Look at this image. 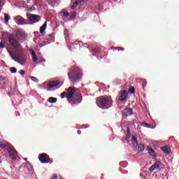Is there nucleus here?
I'll use <instances>...</instances> for the list:
<instances>
[{
  "label": "nucleus",
  "instance_id": "c756f323",
  "mask_svg": "<svg viewBox=\"0 0 179 179\" xmlns=\"http://www.w3.org/2000/svg\"><path fill=\"white\" fill-rule=\"evenodd\" d=\"M129 138H131V133H127L126 135L125 141H129Z\"/></svg>",
  "mask_w": 179,
  "mask_h": 179
},
{
  "label": "nucleus",
  "instance_id": "b1692460",
  "mask_svg": "<svg viewBox=\"0 0 179 179\" xmlns=\"http://www.w3.org/2000/svg\"><path fill=\"white\" fill-rule=\"evenodd\" d=\"M138 149V152H143V150H145V145L143 144H139Z\"/></svg>",
  "mask_w": 179,
  "mask_h": 179
},
{
  "label": "nucleus",
  "instance_id": "cd10ccee",
  "mask_svg": "<svg viewBox=\"0 0 179 179\" xmlns=\"http://www.w3.org/2000/svg\"><path fill=\"white\" fill-rule=\"evenodd\" d=\"M129 92L131 93V94H134L135 93V87H130Z\"/></svg>",
  "mask_w": 179,
  "mask_h": 179
},
{
  "label": "nucleus",
  "instance_id": "39448f33",
  "mask_svg": "<svg viewBox=\"0 0 179 179\" xmlns=\"http://www.w3.org/2000/svg\"><path fill=\"white\" fill-rule=\"evenodd\" d=\"M38 159L43 164L50 163V156L45 153L40 154L38 155Z\"/></svg>",
  "mask_w": 179,
  "mask_h": 179
},
{
  "label": "nucleus",
  "instance_id": "4c0bfd02",
  "mask_svg": "<svg viewBox=\"0 0 179 179\" xmlns=\"http://www.w3.org/2000/svg\"><path fill=\"white\" fill-rule=\"evenodd\" d=\"M116 50H120V51H124L125 49H124V48H116Z\"/></svg>",
  "mask_w": 179,
  "mask_h": 179
},
{
  "label": "nucleus",
  "instance_id": "c85d7f7f",
  "mask_svg": "<svg viewBox=\"0 0 179 179\" xmlns=\"http://www.w3.org/2000/svg\"><path fill=\"white\" fill-rule=\"evenodd\" d=\"M31 80L33 81V82H36V83L38 82V79H37V78L34 77V76H31Z\"/></svg>",
  "mask_w": 179,
  "mask_h": 179
},
{
  "label": "nucleus",
  "instance_id": "a19ab883",
  "mask_svg": "<svg viewBox=\"0 0 179 179\" xmlns=\"http://www.w3.org/2000/svg\"><path fill=\"white\" fill-rule=\"evenodd\" d=\"M77 134H78V135H80V134H82V131L78 130Z\"/></svg>",
  "mask_w": 179,
  "mask_h": 179
},
{
  "label": "nucleus",
  "instance_id": "72a5a7b5",
  "mask_svg": "<svg viewBox=\"0 0 179 179\" xmlns=\"http://www.w3.org/2000/svg\"><path fill=\"white\" fill-rule=\"evenodd\" d=\"M0 48H5V44L3 42H0Z\"/></svg>",
  "mask_w": 179,
  "mask_h": 179
},
{
  "label": "nucleus",
  "instance_id": "79ce46f5",
  "mask_svg": "<svg viewBox=\"0 0 179 179\" xmlns=\"http://www.w3.org/2000/svg\"><path fill=\"white\" fill-rule=\"evenodd\" d=\"M127 134H131V131L129 130V127L127 128Z\"/></svg>",
  "mask_w": 179,
  "mask_h": 179
},
{
  "label": "nucleus",
  "instance_id": "473e14b6",
  "mask_svg": "<svg viewBox=\"0 0 179 179\" xmlns=\"http://www.w3.org/2000/svg\"><path fill=\"white\" fill-rule=\"evenodd\" d=\"M73 45H76V47H78V44L77 43H72L71 45H70V49L72 50H73Z\"/></svg>",
  "mask_w": 179,
  "mask_h": 179
},
{
  "label": "nucleus",
  "instance_id": "c9c22d12",
  "mask_svg": "<svg viewBox=\"0 0 179 179\" xmlns=\"http://www.w3.org/2000/svg\"><path fill=\"white\" fill-rule=\"evenodd\" d=\"M0 148L1 149H5V148H6V145H5L4 144L0 143Z\"/></svg>",
  "mask_w": 179,
  "mask_h": 179
},
{
  "label": "nucleus",
  "instance_id": "f8f14e48",
  "mask_svg": "<svg viewBox=\"0 0 179 179\" xmlns=\"http://www.w3.org/2000/svg\"><path fill=\"white\" fill-rule=\"evenodd\" d=\"M123 117H131L134 114V110L131 108H126L124 111H122Z\"/></svg>",
  "mask_w": 179,
  "mask_h": 179
},
{
  "label": "nucleus",
  "instance_id": "e433bc0d",
  "mask_svg": "<svg viewBox=\"0 0 179 179\" xmlns=\"http://www.w3.org/2000/svg\"><path fill=\"white\" fill-rule=\"evenodd\" d=\"M51 179H58V176L57 175H54L53 176H52Z\"/></svg>",
  "mask_w": 179,
  "mask_h": 179
},
{
  "label": "nucleus",
  "instance_id": "4be33fe9",
  "mask_svg": "<svg viewBox=\"0 0 179 179\" xmlns=\"http://www.w3.org/2000/svg\"><path fill=\"white\" fill-rule=\"evenodd\" d=\"M57 100H58V99H57V98L51 96V97H50V98L48 99V101L49 103H51L52 104H54V103H55L56 101H57Z\"/></svg>",
  "mask_w": 179,
  "mask_h": 179
},
{
  "label": "nucleus",
  "instance_id": "ddd939ff",
  "mask_svg": "<svg viewBox=\"0 0 179 179\" xmlns=\"http://www.w3.org/2000/svg\"><path fill=\"white\" fill-rule=\"evenodd\" d=\"M61 83L59 80H53L48 83V87H57Z\"/></svg>",
  "mask_w": 179,
  "mask_h": 179
},
{
  "label": "nucleus",
  "instance_id": "aec40b11",
  "mask_svg": "<svg viewBox=\"0 0 179 179\" xmlns=\"http://www.w3.org/2000/svg\"><path fill=\"white\" fill-rule=\"evenodd\" d=\"M45 29H47V21L40 28L41 34H43L45 31Z\"/></svg>",
  "mask_w": 179,
  "mask_h": 179
},
{
  "label": "nucleus",
  "instance_id": "2f4dec72",
  "mask_svg": "<svg viewBox=\"0 0 179 179\" xmlns=\"http://www.w3.org/2000/svg\"><path fill=\"white\" fill-rule=\"evenodd\" d=\"M144 127H145V128H150V124L146 123V122H143V123Z\"/></svg>",
  "mask_w": 179,
  "mask_h": 179
},
{
  "label": "nucleus",
  "instance_id": "58836bf2",
  "mask_svg": "<svg viewBox=\"0 0 179 179\" xmlns=\"http://www.w3.org/2000/svg\"><path fill=\"white\" fill-rule=\"evenodd\" d=\"M82 128L83 129V128H87V124H83V126H82Z\"/></svg>",
  "mask_w": 179,
  "mask_h": 179
},
{
  "label": "nucleus",
  "instance_id": "f3484780",
  "mask_svg": "<svg viewBox=\"0 0 179 179\" xmlns=\"http://www.w3.org/2000/svg\"><path fill=\"white\" fill-rule=\"evenodd\" d=\"M131 142L133 143V146L134 148L138 147V137L136 135L132 136L131 137Z\"/></svg>",
  "mask_w": 179,
  "mask_h": 179
},
{
  "label": "nucleus",
  "instance_id": "4468645a",
  "mask_svg": "<svg viewBox=\"0 0 179 179\" xmlns=\"http://www.w3.org/2000/svg\"><path fill=\"white\" fill-rule=\"evenodd\" d=\"M27 61V56L24 54H22L20 56V65H24L26 64V62Z\"/></svg>",
  "mask_w": 179,
  "mask_h": 179
},
{
  "label": "nucleus",
  "instance_id": "7ed1b4c3",
  "mask_svg": "<svg viewBox=\"0 0 179 179\" xmlns=\"http://www.w3.org/2000/svg\"><path fill=\"white\" fill-rule=\"evenodd\" d=\"M96 101L98 107L102 108L103 110L110 108V107H112L113 106V99L111 96H100L96 99Z\"/></svg>",
  "mask_w": 179,
  "mask_h": 179
},
{
  "label": "nucleus",
  "instance_id": "1a4fd4ad",
  "mask_svg": "<svg viewBox=\"0 0 179 179\" xmlns=\"http://www.w3.org/2000/svg\"><path fill=\"white\" fill-rule=\"evenodd\" d=\"M28 19L29 22H33V23H37V22H40L41 20V17L40 15H30V16L28 17Z\"/></svg>",
  "mask_w": 179,
  "mask_h": 179
},
{
  "label": "nucleus",
  "instance_id": "423d86ee",
  "mask_svg": "<svg viewBox=\"0 0 179 179\" xmlns=\"http://www.w3.org/2000/svg\"><path fill=\"white\" fill-rule=\"evenodd\" d=\"M163 169V164L160 161H156L155 163L150 168V171H155V170H157V171H160Z\"/></svg>",
  "mask_w": 179,
  "mask_h": 179
},
{
  "label": "nucleus",
  "instance_id": "a211bd4d",
  "mask_svg": "<svg viewBox=\"0 0 179 179\" xmlns=\"http://www.w3.org/2000/svg\"><path fill=\"white\" fill-rule=\"evenodd\" d=\"M25 169H27L29 173H33V166H31V164H30V162H26Z\"/></svg>",
  "mask_w": 179,
  "mask_h": 179
},
{
  "label": "nucleus",
  "instance_id": "5701e85b",
  "mask_svg": "<svg viewBox=\"0 0 179 179\" xmlns=\"http://www.w3.org/2000/svg\"><path fill=\"white\" fill-rule=\"evenodd\" d=\"M80 2H82L81 1H76L71 6V9H75V8H76L78 6V5H79V3H80Z\"/></svg>",
  "mask_w": 179,
  "mask_h": 179
},
{
  "label": "nucleus",
  "instance_id": "dca6fc26",
  "mask_svg": "<svg viewBox=\"0 0 179 179\" xmlns=\"http://www.w3.org/2000/svg\"><path fill=\"white\" fill-rule=\"evenodd\" d=\"M161 150H162L166 155H170L171 152V148H170L169 145H165L161 148Z\"/></svg>",
  "mask_w": 179,
  "mask_h": 179
},
{
  "label": "nucleus",
  "instance_id": "9d476101",
  "mask_svg": "<svg viewBox=\"0 0 179 179\" xmlns=\"http://www.w3.org/2000/svg\"><path fill=\"white\" fill-rule=\"evenodd\" d=\"M9 157L13 159V160H15L16 159V156H17V151L15 150V148H9L8 150Z\"/></svg>",
  "mask_w": 179,
  "mask_h": 179
},
{
  "label": "nucleus",
  "instance_id": "6ab92c4d",
  "mask_svg": "<svg viewBox=\"0 0 179 179\" xmlns=\"http://www.w3.org/2000/svg\"><path fill=\"white\" fill-rule=\"evenodd\" d=\"M9 55H10L12 59L15 61V62H17L18 64L20 63V57H14V55L12 54V52H9Z\"/></svg>",
  "mask_w": 179,
  "mask_h": 179
},
{
  "label": "nucleus",
  "instance_id": "c03bdc74",
  "mask_svg": "<svg viewBox=\"0 0 179 179\" xmlns=\"http://www.w3.org/2000/svg\"><path fill=\"white\" fill-rule=\"evenodd\" d=\"M24 160H25L26 162H27V158H24Z\"/></svg>",
  "mask_w": 179,
  "mask_h": 179
},
{
  "label": "nucleus",
  "instance_id": "6e6552de",
  "mask_svg": "<svg viewBox=\"0 0 179 179\" xmlns=\"http://www.w3.org/2000/svg\"><path fill=\"white\" fill-rule=\"evenodd\" d=\"M16 37H17L20 41H22L26 40L27 34H24L22 30L17 29L16 31Z\"/></svg>",
  "mask_w": 179,
  "mask_h": 179
},
{
  "label": "nucleus",
  "instance_id": "393cba45",
  "mask_svg": "<svg viewBox=\"0 0 179 179\" xmlns=\"http://www.w3.org/2000/svg\"><path fill=\"white\" fill-rule=\"evenodd\" d=\"M64 17H69V13L68 11H62Z\"/></svg>",
  "mask_w": 179,
  "mask_h": 179
},
{
  "label": "nucleus",
  "instance_id": "2eb2a0df",
  "mask_svg": "<svg viewBox=\"0 0 179 179\" xmlns=\"http://www.w3.org/2000/svg\"><path fill=\"white\" fill-rule=\"evenodd\" d=\"M147 150L149 155H150V156H152V157H156V156H157V155L156 154V152H155V150H153V148H152L151 146H148Z\"/></svg>",
  "mask_w": 179,
  "mask_h": 179
},
{
  "label": "nucleus",
  "instance_id": "bb28decb",
  "mask_svg": "<svg viewBox=\"0 0 179 179\" xmlns=\"http://www.w3.org/2000/svg\"><path fill=\"white\" fill-rule=\"evenodd\" d=\"M4 20L6 23H8L9 22V15L8 14H4Z\"/></svg>",
  "mask_w": 179,
  "mask_h": 179
},
{
  "label": "nucleus",
  "instance_id": "9b49d317",
  "mask_svg": "<svg viewBox=\"0 0 179 179\" xmlns=\"http://www.w3.org/2000/svg\"><path fill=\"white\" fill-rule=\"evenodd\" d=\"M120 96L118 100L120 101H124L127 100V97H128V93H127V90L120 91Z\"/></svg>",
  "mask_w": 179,
  "mask_h": 179
},
{
  "label": "nucleus",
  "instance_id": "a878e982",
  "mask_svg": "<svg viewBox=\"0 0 179 179\" xmlns=\"http://www.w3.org/2000/svg\"><path fill=\"white\" fill-rule=\"evenodd\" d=\"M10 72L11 73H16V72H17V69L15 67H11L10 68Z\"/></svg>",
  "mask_w": 179,
  "mask_h": 179
},
{
  "label": "nucleus",
  "instance_id": "f257e3e1",
  "mask_svg": "<svg viewBox=\"0 0 179 179\" xmlns=\"http://www.w3.org/2000/svg\"><path fill=\"white\" fill-rule=\"evenodd\" d=\"M68 78L71 83L75 85V83H78V82L82 80V78H83V71L78 66H73L69 69Z\"/></svg>",
  "mask_w": 179,
  "mask_h": 179
},
{
  "label": "nucleus",
  "instance_id": "412c9836",
  "mask_svg": "<svg viewBox=\"0 0 179 179\" xmlns=\"http://www.w3.org/2000/svg\"><path fill=\"white\" fill-rule=\"evenodd\" d=\"M31 55H32V59L34 62H36V61L38 59L37 58V56L36 55V52H34V50H31Z\"/></svg>",
  "mask_w": 179,
  "mask_h": 179
},
{
  "label": "nucleus",
  "instance_id": "7c9ffc66",
  "mask_svg": "<svg viewBox=\"0 0 179 179\" xmlns=\"http://www.w3.org/2000/svg\"><path fill=\"white\" fill-rule=\"evenodd\" d=\"M66 96V92H62L60 94L61 99H64Z\"/></svg>",
  "mask_w": 179,
  "mask_h": 179
},
{
  "label": "nucleus",
  "instance_id": "f704fd0d",
  "mask_svg": "<svg viewBox=\"0 0 179 179\" xmlns=\"http://www.w3.org/2000/svg\"><path fill=\"white\" fill-rule=\"evenodd\" d=\"M20 73L23 76V75H24V73H26V71H24V70H20Z\"/></svg>",
  "mask_w": 179,
  "mask_h": 179
},
{
  "label": "nucleus",
  "instance_id": "ea45409f",
  "mask_svg": "<svg viewBox=\"0 0 179 179\" xmlns=\"http://www.w3.org/2000/svg\"><path fill=\"white\" fill-rule=\"evenodd\" d=\"M30 10H36V8L34 6H32L31 7Z\"/></svg>",
  "mask_w": 179,
  "mask_h": 179
},
{
  "label": "nucleus",
  "instance_id": "37998d69",
  "mask_svg": "<svg viewBox=\"0 0 179 179\" xmlns=\"http://www.w3.org/2000/svg\"><path fill=\"white\" fill-rule=\"evenodd\" d=\"M36 5H37V3L35 2V3H34V6H36Z\"/></svg>",
  "mask_w": 179,
  "mask_h": 179
},
{
  "label": "nucleus",
  "instance_id": "a18cd8bd",
  "mask_svg": "<svg viewBox=\"0 0 179 179\" xmlns=\"http://www.w3.org/2000/svg\"><path fill=\"white\" fill-rule=\"evenodd\" d=\"M0 86H1V82H0Z\"/></svg>",
  "mask_w": 179,
  "mask_h": 179
},
{
  "label": "nucleus",
  "instance_id": "20e7f679",
  "mask_svg": "<svg viewBox=\"0 0 179 179\" xmlns=\"http://www.w3.org/2000/svg\"><path fill=\"white\" fill-rule=\"evenodd\" d=\"M7 38L8 40V43L11 47L13 48H22V45L20 44V41L16 38H15V35L13 34H9L7 36Z\"/></svg>",
  "mask_w": 179,
  "mask_h": 179
},
{
  "label": "nucleus",
  "instance_id": "f03ea898",
  "mask_svg": "<svg viewBox=\"0 0 179 179\" xmlns=\"http://www.w3.org/2000/svg\"><path fill=\"white\" fill-rule=\"evenodd\" d=\"M66 96L67 100L70 104H76L78 103H82V94L80 92H75V87H70L67 90Z\"/></svg>",
  "mask_w": 179,
  "mask_h": 179
},
{
  "label": "nucleus",
  "instance_id": "0eeeda50",
  "mask_svg": "<svg viewBox=\"0 0 179 179\" xmlns=\"http://www.w3.org/2000/svg\"><path fill=\"white\" fill-rule=\"evenodd\" d=\"M14 20L15 23L18 24V26H23L24 24H27V20H25L24 18H23V17L20 15L16 16L14 18Z\"/></svg>",
  "mask_w": 179,
  "mask_h": 179
}]
</instances>
